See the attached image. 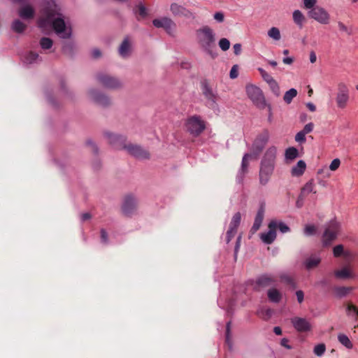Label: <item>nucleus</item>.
Returning <instances> with one entry per match:
<instances>
[{
	"label": "nucleus",
	"instance_id": "obj_1",
	"mask_svg": "<svg viewBox=\"0 0 358 358\" xmlns=\"http://www.w3.org/2000/svg\"><path fill=\"white\" fill-rule=\"evenodd\" d=\"M196 40L199 47L212 58L217 56L215 52V36L213 30L208 26H203L196 31Z\"/></svg>",
	"mask_w": 358,
	"mask_h": 358
},
{
	"label": "nucleus",
	"instance_id": "obj_2",
	"mask_svg": "<svg viewBox=\"0 0 358 358\" xmlns=\"http://www.w3.org/2000/svg\"><path fill=\"white\" fill-rule=\"evenodd\" d=\"M277 148L271 146L267 149L261 162L259 170V183L266 185L273 175L276 158Z\"/></svg>",
	"mask_w": 358,
	"mask_h": 358
},
{
	"label": "nucleus",
	"instance_id": "obj_3",
	"mask_svg": "<svg viewBox=\"0 0 358 358\" xmlns=\"http://www.w3.org/2000/svg\"><path fill=\"white\" fill-rule=\"evenodd\" d=\"M45 18L43 20L45 23H52L55 33L62 38H69L71 35V30L66 25L64 20L61 15L56 13L52 10L45 11Z\"/></svg>",
	"mask_w": 358,
	"mask_h": 358
},
{
	"label": "nucleus",
	"instance_id": "obj_4",
	"mask_svg": "<svg viewBox=\"0 0 358 358\" xmlns=\"http://www.w3.org/2000/svg\"><path fill=\"white\" fill-rule=\"evenodd\" d=\"M350 101V90L348 86L343 82L337 85L335 94V102L338 109H345Z\"/></svg>",
	"mask_w": 358,
	"mask_h": 358
},
{
	"label": "nucleus",
	"instance_id": "obj_5",
	"mask_svg": "<svg viewBox=\"0 0 358 358\" xmlns=\"http://www.w3.org/2000/svg\"><path fill=\"white\" fill-rule=\"evenodd\" d=\"M185 127L192 135L198 136L206 129V124L200 116L193 115L187 119Z\"/></svg>",
	"mask_w": 358,
	"mask_h": 358
},
{
	"label": "nucleus",
	"instance_id": "obj_6",
	"mask_svg": "<svg viewBox=\"0 0 358 358\" xmlns=\"http://www.w3.org/2000/svg\"><path fill=\"white\" fill-rule=\"evenodd\" d=\"M340 231V224L335 220H331L325 227L322 236V240L324 245H327L333 242L337 237Z\"/></svg>",
	"mask_w": 358,
	"mask_h": 358
},
{
	"label": "nucleus",
	"instance_id": "obj_7",
	"mask_svg": "<svg viewBox=\"0 0 358 358\" xmlns=\"http://www.w3.org/2000/svg\"><path fill=\"white\" fill-rule=\"evenodd\" d=\"M97 82L104 87L117 90L122 87V82L116 77L106 73H99L96 76Z\"/></svg>",
	"mask_w": 358,
	"mask_h": 358
},
{
	"label": "nucleus",
	"instance_id": "obj_8",
	"mask_svg": "<svg viewBox=\"0 0 358 358\" xmlns=\"http://www.w3.org/2000/svg\"><path fill=\"white\" fill-rule=\"evenodd\" d=\"M246 92L248 97L258 108L262 109L266 106V101L261 89L253 85L246 86Z\"/></svg>",
	"mask_w": 358,
	"mask_h": 358
},
{
	"label": "nucleus",
	"instance_id": "obj_9",
	"mask_svg": "<svg viewBox=\"0 0 358 358\" xmlns=\"http://www.w3.org/2000/svg\"><path fill=\"white\" fill-rule=\"evenodd\" d=\"M308 15L310 18L317 21L321 24H328L330 22V15L324 8L316 6L308 10Z\"/></svg>",
	"mask_w": 358,
	"mask_h": 358
},
{
	"label": "nucleus",
	"instance_id": "obj_10",
	"mask_svg": "<svg viewBox=\"0 0 358 358\" xmlns=\"http://www.w3.org/2000/svg\"><path fill=\"white\" fill-rule=\"evenodd\" d=\"M270 138V133L267 129H264L259 133L253 142L252 150L255 155H259L263 150L266 144L268 143Z\"/></svg>",
	"mask_w": 358,
	"mask_h": 358
},
{
	"label": "nucleus",
	"instance_id": "obj_11",
	"mask_svg": "<svg viewBox=\"0 0 358 358\" xmlns=\"http://www.w3.org/2000/svg\"><path fill=\"white\" fill-rule=\"evenodd\" d=\"M138 201L135 196L129 194L125 196L122 205V211L125 216L131 217L137 210Z\"/></svg>",
	"mask_w": 358,
	"mask_h": 358
},
{
	"label": "nucleus",
	"instance_id": "obj_12",
	"mask_svg": "<svg viewBox=\"0 0 358 358\" xmlns=\"http://www.w3.org/2000/svg\"><path fill=\"white\" fill-rule=\"evenodd\" d=\"M241 220V214L239 212L236 213L229 223L228 230L226 233V237H225V241L227 244H229V242L232 238H234V236L237 234V229L238 227L240 225Z\"/></svg>",
	"mask_w": 358,
	"mask_h": 358
},
{
	"label": "nucleus",
	"instance_id": "obj_13",
	"mask_svg": "<svg viewBox=\"0 0 358 358\" xmlns=\"http://www.w3.org/2000/svg\"><path fill=\"white\" fill-rule=\"evenodd\" d=\"M123 149L127 152L139 159H146L150 158V153L140 145L133 143L125 144Z\"/></svg>",
	"mask_w": 358,
	"mask_h": 358
},
{
	"label": "nucleus",
	"instance_id": "obj_14",
	"mask_svg": "<svg viewBox=\"0 0 358 358\" xmlns=\"http://www.w3.org/2000/svg\"><path fill=\"white\" fill-rule=\"evenodd\" d=\"M153 25L157 28H163L169 34H171L176 29V23L169 17H164L152 20Z\"/></svg>",
	"mask_w": 358,
	"mask_h": 358
},
{
	"label": "nucleus",
	"instance_id": "obj_15",
	"mask_svg": "<svg viewBox=\"0 0 358 358\" xmlns=\"http://www.w3.org/2000/svg\"><path fill=\"white\" fill-rule=\"evenodd\" d=\"M170 11L173 17L189 18L192 13L183 5L173 2L170 5Z\"/></svg>",
	"mask_w": 358,
	"mask_h": 358
},
{
	"label": "nucleus",
	"instance_id": "obj_16",
	"mask_svg": "<svg viewBox=\"0 0 358 358\" xmlns=\"http://www.w3.org/2000/svg\"><path fill=\"white\" fill-rule=\"evenodd\" d=\"M104 136L108 139V143L117 149H123L124 145L126 144V138L123 136L115 134L110 131H106Z\"/></svg>",
	"mask_w": 358,
	"mask_h": 358
},
{
	"label": "nucleus",
	"instance_id": "obj_17",
	"mask_svg": "<svg viewBox=\"0 0 358 358\" xmlns=\"http://www.w3.org/2000/svg\"><path fill=\"white\" fill-rule=\"evenodd\" d=\"M89 95L95 103L100 106H108L111 103L110 99L108 96L96 90H90L89 92Z\"/></svg>",
	"mask_w": 358,
	"mask_h": 358
},
{
	"label": "nucleus",
	"instance_id": "obj_18",
	"mask_svg": "<svg viewBox=\"0 0 358 358\" xmlns=\"http://www.w3.org/2000/svg\"><path fill=\"white\" fill-rule=\"evenodd\" d=\"M292 323L299 332L309 331L312 328L310 323L306 319L302 317H296L292 318Z\"/></svg>",
	"mask_w": 358,
	"mask_h": 358
},
{
	"label": "nucleus",
	"instance_id": "obj_19",
	"mask_svg": "<svg viewBox=\"0 0 358 358\" xmlns=\"http://www.w3.org/2000/svg\"><path fill=\"white\" fill-rule=\"evenodd\" d=\"M268 227V231L261 234L260 238L263 243L269 245L271 244L276 238L275 223L269 222Z\"/></svg>",
	"mask_w": 358,
	"mask_h": 358
},
{
	"label": "nucleus",
	"instance_id": "obj_20",
	"mask_svg": "<svg viewBox=\"0 0 358 358\" xmlns=\"http://www.w3.org/2000/svg\"><path fill=\"white\" fill-rule=\"evenodd\" d=\"M201 91L204 97L211 103L214 104L217 100V95L214 93L209 83L205 80L201 83Z\"/></svg>",
	"mask_w": 358,
	"mask_h": 358
},
{
	"label": "nucleus",
	"instance_id": "obj_21",
	"mask_svg": "<svg viewBox=\"0 0 358 358\" xmlns=\"http://www.w3.org/2000/svg\"><path fill=\"white\" fill-rule=\"evenodd\" d=\"M264 212H265V208H264V205L262 204V205H261V206L259 207V208L257 213L253 225L252 226V227L250 229V233L255 234L259 229V228L262 224L263 220H264Z\"/></svg>",
	"mask_w": 358,
	"mask_h": 358
},
{
	"label": "nucleus",
	"instance_id": "obj_22",
	"mask_svg": "<svg viewBox=\"0 0 358 358\" xmlns=\"http://www.w3.org/2000/svg\"><path fill=\"white\" fill-rule=\"evenodd\" d=\"M310 193L316 194L315 184L313 179L308 180L301 188L300 194L306 197Z\"/></svg>",
	"mask_w": 358,
	"mask_h": 358
},
{
	"label": "nucleus",
	"instance_id": "obj_23",
	"mask_svg": "<svg viewBox=\"0 0 358 358\" xmlns=\"http://www.w3.org/2000/svg\"><path fill=\"white\" fill-rule=\"evenodd\" d=\"M276 279L270 275H262L257 280V285L260 287L270 286L275 283Z\"/></svg>",
	"mask_w": 358,
	"mask_h": 358
},
{
	"label": "nucleus",
	"instance_id": "obj_24",
	"mask_svg": "<svg viewBox=\"0 0 358 358\" xmlns=\"http://www.w3.org/2000/svg\"><path fill=\"white\" fill-rule=\"evenodd\" d=\"M131 48V43L128 36L125 37L119 48V54L122 57L129 55Z\"/></svg>",
	"mask_w": 358,
	"mask_h": 358
},
{
	"label": "nucleus",
	"instance_id": "obj_25",
	"mask_svg": "<svg viewBox=\"0 0 358 358\" xmlns=\"http://www.w3.org/2000/svg\"><path fill=\"white\" fill-rule=\"evenodd\" d=\"M306 169V164L303 160H299L296 165L292 167L291 173L292 176L299 177L303 174Z\"/></svg>",
	"mask_w": 358,
	"mask_h": 358
},
{
	"label": "nucleus",
	"instance_id": "obj_26",
	"mask_svg": "<svg viewBox=\"0 0 358 358\" xmlns=\"http://www.w3.org/2000/svg\"><path fill=\"white\" fill-rule=\"evenodd\" d=\"M19 15L24 20L32 19L34 16V10L30 6H25L20 8Z\"/></svg>",
	"mask_w": 358,
	"mask_h": 358
},
{
	"label": "nucleus",
	"instance_id": "obj_27",
	"mask_svg": "<svg viewBox=\"0 0 358 358\" xmlns=\"http://www.w3.org/2000/svg\"><path fill=\"white\" fill-rule=\"evenodd\" d=\"M267 295L269 301L273 303H279L282 299L281 293L275 288L268 289Z\"/></svg>",
	"mask_w": 358,
	"mask_h": 358
},
{
	"label": "nucleus",
	"instance_id": "obj_28",
	"mask_svg": "<svg viewBox=\"0 0 358 358\" xmlns=\"http://www.w3.org/2000/svg\"><path fill=\"white\" fill-rule=\"evenodd\" d=\"M321 259L317 256H310L305 262V266L307 269H312L318 266Z\"/></svg>",
	"mask_w": 358,
	"mask_h": 358
},
{
	"label": "nucleus",
	"instance_id": "obj_29",
	"mask_svg": "<svg viewBox=\"0 0 358 358\" xmlns=\"http://www.w3.org/2000/svg\"><path fill=\"white\" fill-rule=\"evenodd\" d=\"M336 278L338 279H347L353 277V275L348 268H343L341 270H336L334 271Z\"/></svg>",
	"mask_w": 358,
	"mask_h": 358
},
{
	"label": "nucleus",
	"instance_id": "obj_30",
	"mask_svg": "<svg viewBox=\"0 0 358 358\" xmlns=\"http://www.w3.org/2000/svg\"><path fill=\"white\" fill-rule=\"evenodd\" d=\"M285 156L286 159L294 160L299 157V151L294 147H289L286 149Z\"/></svg>",
	"mask_w": 358,
	"mask_h": 358
},
{
	"label": "nucleus",
	"instance_id": "obj_31",
	"mask_svg": "<svg viewBox=\"0 0 358 358\" xmlns=\"http://www.w3.org/2000/svg\"><path fill=\"white\" fill-rule=\"evenodd\" d=\"M293 20L298 26L302 27L305 17L300 10H296L293 13Z\"/></svg>",
	"mask_w": 358,
	"mask_h": 358
},
{
	"label": "nucleus",
	"instance_id": "obj_32",
	"mask_svg": "<svg viewBox=\"0 0 358 358\" xmlns=\"http://www.w3.org/2000/svg\"><path fill=\"white\" fill-rule=\"evenodd\" d=\"M27 28V25L20 20H15L12 23V29L16 33H22Z\"/></svg>",
	"mask_w": 358,
	"mask_h": 358
},
{
	"label": "nucleus",
	"instance_id": "obj_33",
	"mask_svg": "<svg viewBox=\"0 0 358 358\" xmlns=\"http://www.w3.org/2000/svg\"><path fill=\"white\" fill-rule=\"evenodd\" d=\"M317 233V227L315 224H306L303 229V234L306 236H313Z\"/></svg>",
	"mask_w": 358,
	"mask_h": 358
},
{
	"label": "nucleus",
	"instance_id": "obj_34",
	"mask_svg": "<svg viewBox=\"0 0 358 358\" xmlns=\"http://www.w3.org/2000/svg\"><path fill=\"white\" fill-rule=\"evenodd\" d=\"M338 341L343 345L345 347H346L348 349H352L353 347V345L349 338L343 334H339L338 335Z\"/></svg>",
	"mask_w": 358,
	"mask_h": 358
},
{
	"label": "nucleus",
	"instance_id": "obj_35",
	"mask_svg": "<svg viewBox=\"0 0 358 358\" xmlns=\"http://www.w3.org/2000/svg\"><path fill=\"white\" fill-rule=\"evenodd\" d=\"M297 95L296 90L292 88L287 91L283 96V100L287 104L290 103L292 99Z\"/></svg>",
	"mask_w": 358,
	"mask_h": 358
},
{
	"label": "nucleus",
	"instance_id": "obj_36",
	"mask_svg": "<svg viewBox=\"0 0 358 358\" xmlns=\"http://www.w3.org/2000/svg\"><path fill=\"white\" fill-rule=\"evenodd\" d=\"M280 278L282 282H284L288 285H290L293 287H296L294 280L292 275H290L287 273H282L280 275Z\"/></svg>",
	"mask_w": 358,
	"mask_h": 358
},
{
	"label": "nucleus",
	"instance_id": "obj_37",
	"mask_svg": "<svg viewBox=\"0 0 358 358\" xmlns=\"http://www.w3.org/2000/svg\"><path fill=\"white\" fill-rule=\"evenodd\" d=\"M252 155L249 153H246L244 155L242 163H241V172L243 174H245L248 171V167L249 165V159H251Z\"/></svg>",
	"mask_w": 358,
	"mask_h": 358
},
{
	"label": "nucleus",
	"instance_id": "obj_38",
	"mask_svg": "<svg viewBox=\"0 0 358 358\" xmlns=\"http://www.w3.org/2000/svg\"><path fill=\"white\" fill-rule=\"evenodd\" d=\"M268 36L275 41H279L281 38L279 29L274 27L268 31Z\"/></svg>",
	"mask_w": 358,
	"mask_h": 358
},
{
	"label": "nucleus",
	"instance_id": "obj_39",
	"mask_svg": "<svg viewBox=\"0 0 358 358\" xmlns=\"http://www.w3.org/2000/svg\"><path fill=\"white\" fill-rule=\"evenodd\" d=\"M270 222L275 223V230L278 229L282 233H287L290 231V228L284 222L277 220H271Z\"/></svg>",
	"mask_w": 358,
	"mask_h": 358
},
{
	"label": "nucleus",
	"instance_id": "obj_40",
	"mask_svg": "<svg viewBox=\"0 0 358 358\" xmlns=\"http://www.w3.org/2000/svg\"><path fill=\"white\" fill-rule=\"evenodd\" d=\"M52 40L48 37H43L40 40V45L43 50H48L52 46Z\"/></svg>",
	"mask_w": 358,
	"mask_h": 358
},
{
	"label": "nucleus",
	"instance_id": "obj_41",
	"mask_svg": "<svg viewBox=\"0 0 358 358\" xmlns=\"http://www.w3.org/2000/svg\"><path fill=\"white\" fill-rule=\"evenodd\" d=\"M230 331H231V322H228L227 323V326H226L225 343L228 345L229 350H231L232 348V341L231 339Z\"/></svg>",
	"mask_w": 358,
	"mask_h": 358
},
{
	"label": "nucleus",
	"instance_id": "obj_42",
	"mask_svg": "<svg viewBox=\"0 0 358 358\" xmlns=\"http://www.w3.org/2000/svg\"><path fill=\"white\" fill-rule=\"evenodd\" d=\"M258 71L259 72L261 76L262 77L263 80L267 83L268 84L273 81L275 79L268 73H267L264 69L259 67L257 69Z\"/></svg>",
	"mask_w": 358,
	"mask_h": 358
},
{
	"label": "nucleus",
	"instance_id": "obj_43",
	"mask_svg": "<svg viewBox=\"0 0 358 358\" xmlns=\"http://www.w3.org/2000/svg\"><path fill=\"white\" fill-rule=\"evenodd\" d=\"M38 57L39 55L38 53L34 52L33 51H30L26 55L25 61L27 63L32 64L38 59Z\"/></svg>",
	"mask_w": 358,
	"mask_h": 358
},
{
	"label": "nucleus",
	"instance_id": "obj_44",
	"mask_svg": "<svg viewBox=\"0 0 358 358\" xmlns=\"http://www.w3.org/2000/svg\"><path fill=\"white\" fill-rule=\"evenodd\" d=\"M272 92L277 96H280V87L275 80L268 84Z\"/></svg>",
	"mask_w": 358,
	"mask_h": 358
},
{
	"label": "nucleus",
	"instance_id": "obj_45",
	"mask_svg": "<svg viewBox=\"0 0 358 358\" xmlns=\"http://www.w3.org/2000/svg\"><path fill=\"white\" fill-rule=\"evenodd\" d=\"M325 350L326 346L324 343L318 344L314 348V353L317 356H322L324 353Z\"/></svg>",
	"mask_w": 358,
	"mask_h": 358
},
{
	"label": "nucleus",
	"instance_id": "obj_46",
	"mask_svg": "<svg viewBox=\"0 0 358 358\" xmlns=\"http://www.w3.org/2000/svg\"><path fill=\"white\" fill-rule=\"evenodd\" d=\"M219 46L223 51H227L229 49L230 42L227 38H221L219 41Z\"/></svg>",
	"mask_w": 358,
	"mask_h": 358
},
{
	"label": "nucleus",
	"instance_id": "obj_47",
	"mask_svg": "<svg viewBox=\"0 0 358 358\" xmlns=\"http://www.w3.org/2000/svg\"><path fill=\"white\" fill-rule=\"evenodd\" d=\"M336 292L340 297L345 296L350 290V287H338L335 289Z\"/></svg>",
	"mask_w": 358,
	"mask_h": 358
},
{
	"label": "nucleus",
	"instance_id": "obj_48",
	"mask_svg": "<svg viewBox=\"0 0 358 358\" xmlns=\"http://www.w3.org/2000/svg\"><path fill=\"white\" fill-rule=\"evenodd\" d=\"M317 0H303L304 8L308 9L309 10L315 8Z\"/></svg>",
	"mask_w": 358,
	"mask_h": 358
},
{
	"label": "nucleus",
	"instance_id": "obj_49",
	"mask_svg": "<svg viewBox=\"0 0 358 358\" xmlns=\"http://www.w3.org/2000/svg\"><path fill=\"white\" fill-rule=\"evenodd\" d=\"M354 313L355 316H358V308L353 305L352 303H349L347 306V313L350 315L351 313Z\"/></svg>",
	"mask_w": 358,
	"mask_h": 358
},
{
	"label": "nucleus",
	"instance_id": "obj_50",
	"mask_svg": "<svg viewBox=\"0 0 358 358\" xmlns=\"http://www.w3.org/2000/svg\"><path fill=\"white\" fill-rule=\"evenodd\" d=\"M338 27L341 31L345 32L348 35L352 34V29L345 26L342 22H338Z\"/></svg>",
	"mask_w": 358,
	"mask_h": 358
},
{
	"label": "nucleus",
	"instance_id": "obj_51",
	"mask_svg": "<svg viewBox=\"0 0 358 358\" xmlns=\"http://www.w3.org/2000/svg\"><path fill=\"white\" fill-rule=\"evenodd\" d=\"M213 18L215 21H217V22L219 23H222L224 22V15L222 12L221 11H219V12H216L214 15H213Z\"/></svg>",
	"mask_w": 358,
	"mask_h": 358
},
{
	"label": "nucleus",
	"instance_id": "obj_52",
	"mask_svg": "<svg viewBox=\"0 0 358 358\" xmlns=\"http://www.w3.org/2000/svg\"><path fill=\"white\" fill-rule=\"evenodd\" d=\"M340 164H341V161H340V159H334L331 162V164H330V166H329V169H330L331 171H336V170H337V169H338V167H339Z\"/></svg>",
	"mask_w": 358,
	"mask_h": 358
},
{
	"label": "nucleus",
	"instance_id": "obj_53",
	"mask_svg": "<svg viewBox=\"0 0 358 358\" xmlns=\"http://www.w3.org/2000/svg\"><path fill=\"white\" fill-rule=\"evenodd\" d=\"M313 128H314V124L312 123V122H310L307 124H306L303 127V129L301 130V131L305 134H308L309 133H310L313 130Z\"/></svg>",
	"mask_w": 358,
	"mask_h": 358
},
{
	"label": "nucleus",
	"instance_id": "obj_54",
	"mask_svg": "<svg viewBox=\"0 0 358 358\" xmlns=\"http://www.w3.org/2000/svg\"><path fill=\"white\" fill-rule=\"evenodd\" d=\"M334 255L336 257L347 255L344 250V248H334Z\"/></svg>",
	"mask_w": 358,
	"mask_h": 358
},
{
	"label": "nucleus",
	"instance_id": "obj_55",
	"mask_svg": "<svg viewBox=\"0 0 358 358\" xmlns=\"http://www.w3.org/2000/svg\"><path fill=\"white\" fill-rule=\"evenodd\" d=\"M295 141L298 143H304L306 141V135L300 131L296 134Z\"/></svg>",
	"mask_w": 358,
	"mask_h": 358
},
{
	"label": "nucleus",
	"instance_id": "obj_56",
	"mask_svg": "<svg viewBox=\"0 0 358 358\" xmlns=\"http://www.w3.org/2000/svg\"><path fill=\"white\" fill-rule=\"evenodd\" d=\"M138 10L139 15L142 17H145L148 15L146 8L143 5H138Z\"/></svg>",
	"mask_w": 358,
	"mask_h": 358
},
{
	"label": "nucleus",
	"instance_id": "obj_57",
	"mask_svg": "<svg viewBox=\"0 0 358 358\" xmlns=\"http://www.w3.org/2000/svg\"><path fill=\"white\" fill-rule=\"evenodd\" d=\"M238 65H234L231 69L229 76L231 79H235L238 77Z\"/></svg>",
	"mask_w": 358,
	"mask_h": 358
},
{
	"label": "nucleus",
	"instance_id": "obj_58",
	"mask_svg": "<svg viewBox=\"0 0 358 358\" xmlns=\"http://www.w3.org/2000/svg\"><path fill=\"white\" fill-rule=\"evenodd\" d=\"M305 199H306L305 196H303L301 194H299V196L297 198V200L296 201V208H302V206L304 204Z\"/></svg>",
	"mask_w": 358,
	"mask_h": 358
},
{
	"label": "nucleus",
	"instance_id": "obj_59",
	"mask_svg": "<svg viewBox=\"0 0 358 358\" xmlns=\"http://www.w3.org/2000/svg\"><path fill=\"white\" fill-rule=\"evenodd\" d=\"M101 239L103 244H106L108 241V234L104 229H101Z\"/></svg>",
	"mask_w": 358,
	"mask_h": 358
},
{
	"label": "nucleus",
	"instance_id": "obj_60",
	"mask_svg": "<svg viewBox=\"0 0 358 358\" xmlns=\"http://www.w3.org/2000/svg\"><path fill=\"white\" fill-rule=\"evenodd\" d=\"M296 296L297 298V301L299 303H301L304 299V293L301 290H298L296 292Z\"/></svg>",
	"mask_w": 358,
	"mask_h": 358
},
{
	"label": "nucleus",
	"instance_id": "obj_61",
	"mask_svg": "<svg viewBox=\"0 0 358 358\" xmlns=\"http://www.w3.org/2000/svg\"><path fill=\"white\" fill-rule=\"evenodd\" d=\"M234 52L236 55H238L241 52V45L240 43H236L233 46Z\"/></svg>",
	"mask_w": 358,
	"mask_h": 358
},
{
	"label": "nucleus",
	"instance_id": "obj_62",
	"mask_svg": "<svg viewBox=\"0 0 358 358\" xmlns=\"http://www.w3.org/2000/svg\"><path fill=\"white\" fill-rule=\"evenodd\" d=\"M92 218V215L90 213H85L80 215V219L82 222H85Z\"/></svg>",
	"mask_w": 358,
	"mask_h": 358
},
{
	"label": "nucleus",
	"instance_id": "obj_63",
	"mask_svg": "<svg viewBox=\"0 0 358 358\" xmlns=\"http://www.w3.org/2000/svg\"><path fill=\"white\" fill-rule=\"evenodd\" d=\"M87 145L91 148L92 152L97 153L98 149L96 145L92 141H87Z\"/></svg>",
	"mask_w": 358,
	"mask_h": 358
},
{
	"label": "nucleus",
	"instance_id": "obj_64",
	"mask_svg": "<svg viewBox=\"0 0 358 358\" xmlns=\"http://www.w3.org/2000/svg\"><path fill=\"white\" fill-rule=\"evenodd\" d=\"M101 55V52L99 49H94L92 51V56L94 59H97L100 57Z\"/></svg>",
	"mask_w": 358,
	"mask_h": 358
}]
</instances>
